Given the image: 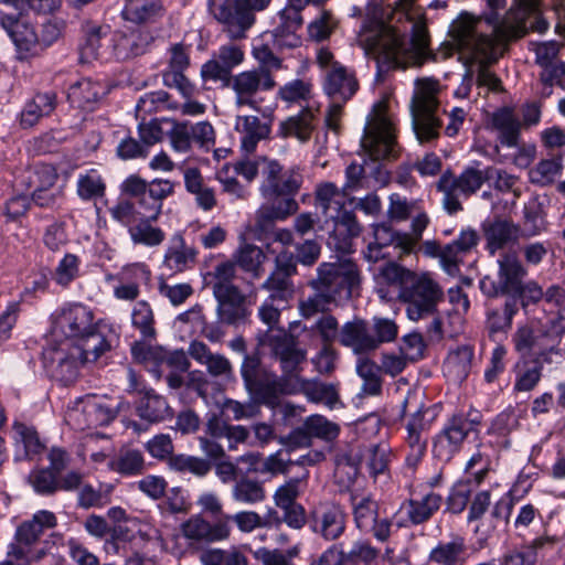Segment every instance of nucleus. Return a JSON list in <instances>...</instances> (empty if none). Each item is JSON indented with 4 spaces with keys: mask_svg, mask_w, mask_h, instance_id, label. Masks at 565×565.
Returning <instances> with one entry per match:
<instances>
[{
    "mask_svg": "<svg viewBox=\"0 0 565 565\" xmlns=\"http://www.w3.org/2000/svg\"><path fill=\"white\" fill-rule=\"evenodd\" d=\"M156 221L157 220H150V216H140V218L128 228L131 241L135 244L148 247L160 245L164 241L166 234L160 227L152 225V222Z\"/></svg>",
    "mask_w": 565,
    "mask_h": 565,
    "instance_id": "603ef678",
    "label": "nucleus"
},
{
    "mask_svg": "<svg viewBox=\"0 0 565 565\" xmlns=\"http://www.w3.org/2000/svg\"><path fill=\"white\" fill-rule=\"evenodd\" d=\"M94 324L93 311L79 303L65 305L53 315L54 331L75 340L87 334Z\"/></svg>",
    "mask_w": 565,
    "mask_h": 565,
    "instance_id": "f3484780",
    "label": "nucleus"
},
{
    "mask_svg": "<svg viewBox=\"0 0 565 565\" xmlns=\"http://www.w3.org/2000/svg\"><path fill=\"white\" fill-rule=\"evenodd\" d=\"M244 387L248 393L250 399L245 403H241L234 399H228L224 404V409L226 413L232 414L233 419H249L257 416L260 413L259 406L265 405L268 407H275L279 404L281 396H276L270 401L260 397L257 393H255L250 386L246 384V380L242 377Z\"/></svg>",
    "mask_w": 565,
    "mask_h": 565,
    "instance_id": "58836bf2",
    "label": "nucleus"
},
{
    "mask_svg": "<svg viewBox=\"0 0 565 565\" xmlns=\"http://www.w3.org/2000/svg\"><path fill=\"white\" fill-rule=\"evenodd\" d=\"M316 113L310 107H305L299 114L290 116L280 124V134L285 138L292 137L306 143L316 129Z\"/></svg>",
    "mask_w": 565,
    "mask_h": 565,
    "instance_id": "a19ab883",
    "label": "nucleus"
},
{
    "mask_svg": "<svg viewBox=\"0 0 565 565\" xmlns=\"http://www.w3.org/2000/svg\"><path fill=\"white\" fill-rule=\"evenodd\" d=\"M266 255L263 249L254 244H244L233 254L235 266L258 278L264 273L263 264Z\"/></svg>",
    "mask_w": 565,
    "mask_h": 565,
    "instance_id": "3c124183",
    "label": "nucleus"
},
{
    "mask_svg": "<svg viewBox=\"0 0 565 565\" xmlns=\"http://www.w3.org/2000/svg\"><path fill=\"white\" fill-rule=\"evenodd\" d=\"M152 42L148 32L130 31L121 34L114 44L117 60L126 61L145 54Z\"/></svg>",
    "mask_w": 565,
    "mask_h": 565,
    "instance_id": "a18cd8bd",
    "label": "nucleus"
},
{
    "mask_svg": "<svg viewBox=\"0 0 565 565\" xmlns=\"http://www.w3.org/2000/svg\"><path fill=\"white\" fill-rule=\"evenodd\" d=\"M121 193L134 198L136 205L140 209L141 216H150V220H158L163 200L174 192V184L167 179H154L147 182L137 174L129 175L120 185Z\"/></svg>",
    "mask_w": 565,
    "mask_h": 565,
    "instance_id": "1a4fd4ad",
    "label": "nucleus"
},
{
    "mask_svg": "<svg viewBox=\"0 0 565 565\" xmlns=\"http://www.w3.org/2000/svg\"><path fill=\"white\" fill-rule=\"evenodd\" d=\"M518 311L519 306L514 298H508L501 308H489L486 321L488 331L491 334L508 331Z\"/></svg>",
    "mask_w": 565,
    "mask_h": 565,
    "instance_id": "6e6d98bb",
    "label": "nucleus"
},
{
    "mask_svg": "<svg viewBox=\"0 0 565 565\" xmlns=\"http://www.w3.org/2000/svg\"><path fill=\"white\" fill-rule=\"evenodd\" d=\"M245 54L241 45L230 42L220 46L213 58L201 67V76L204 82H221L232 75L233 68L241 65Z\"/></svg>",
    "mask_w": 565,
    "mask_h": 565,
    "instance_id": "aec40b11",
    "label": "nucleus"
},
{
    "mask_svg": "<svg viewBox=\"0 0 565 565\" xmlns=\"http://www.w3.org/2000/svg\"><path fill=\"white\" fill-rule=\"evenodd\" d=\"M399 300L406 306V315L413 321L427 319L437 313L444 301V290L429 275H415L399 289Z\"/></svg>",
    "mask_w": 565,
    "mask_h": 565,
    "instance_id": "6e6552de",
    "label": "nucleus"
},
{
    "mask_svg": "<svg viewBox=\"0 0 565 565\" xmlns=\"http://www.w3.org/2000/svg\"><path fill=\"white\" fill-rule=\"evenodd\" d=\"M12 433L17 460H34L45 450V444L34 426L15 420Z\"/></svg>",
    "mask_w": 565,
    "mask_h": 565,
    "instance_id": "c85d7f7f",
    "label": "nucleus"
},
{
    "mask_svg": "<svg viewBox=\"0 0 565 565\" xmlns=\"http://www.w3.org/2000/svg\"><path fill=\"white\" fill-rule=\"evenodd\" d=\"M56 106V93H36L25 103L20 115V122L24 128L33 127L41 118L50 116L55 110Z\"/></svg>",
    "mask_w": 565,
    "mask_h": 565,
    "instance_id": "e433bc0d",
    "label": "nucleus"
},
{
    "mask_svg": "<svg viewBox=\"0 0 565 565\" xmlns=\"http://www.w3.org/2000/svg\"><path fill=\"white\" fill-rule=\"evenodd\" d=\"M562 335L563 330L555 319L533 321L518 327L512 335V343L520 358L533 356L532 359L552 364L553 356H565V351L559 347Z\"/></svg>",
    "mask_w": 565,
    "mask_h": 565,
    "instance_id": "39448f33",
    "label": "nucleus"
},
{
    "mask_svg": "<svg viewBox=\"0 0 565 565\" xmlns=\"http://www.w3.org/2000/svg\"><path fill=\"white\" fill-rule=\"evenodd\" d=\"M263 181L259 191L266 200L294 198L300 190L303 177L298 167L284 171L275 159L260 158Z\"/></svg>",
    "mask_w": 565,
    "mask_h": 565,
    "instance_id": "9b49d317",
    "label": "nucleus"
},
{
    "mask_svg": "<svg viewBox=\"0 0 565 565\" xmlns=\"http://www.w3.org/2000/svg\"><path fill=\"white\" fill-rule=\"evenodd\" d=\"M270 0H207L209 13L222 25L231 41L246 38L255 22L254 11L264 10Z\"/></svg>",
    "mask_w": 565,
    "mask_h": 565,
    "instance_id": "423d86ee",
    "label": "nucleus"
},
{
    "mask_svg": "<svg viewBox=\"0 0 565 565\" xmlns=\"http://www.w3.org/2000/svg\"><path fill=\"white\" fill-rule=\"evenodd\" d=\"M113 338H108L96 324L87 334H83L76 340V344L72 345L74 353L79 355L82 362L94 363L102 355L113 349Z\"/></svg>",
    "mask_w": 565,
    "mask_h": 565,
    "instance_id": "473e14b6",
    "label": "nucleus"
},
{
    "mask_svg": "<svg viewBox=\"0 0 565 565\" xmlns=\"http://www.w3.org/2000/svg\"><path fill=\"white\" fill-rule=\"evenodd\" d=\"M189 354L198 363L205 365L212 377L233 379L231 361L223 354L213 353L204 342L192 341L189 345Z\"/></svg>",
    "mask_w": 565,
    "mask_h": 565,
    "instance_id": "c756f323",
    "label": "nucleus"
},
{
    "mask_svg": "<svg viewBox=\"0 0 565 565\" xmlns=\"http://www.w3.org/2000/svg\"><path fill=\"white\" fill-rule=\"evenodd\" d=\"M164 14L160 0H126L121 15L135 24L153 23Z\"/></svg>",
    "mask_w": 565,
    "mask_h": 565,
    "instance_id": "79ce46f5",
    "label": "nucleus"
},
{
    "mask_svg": "<svg viewBox=\"0 0 565 565\" xmlns=\"http://www.w3.org/2000/svg\"><path fill=\"white\" fill-rule=\"evenodd\" d=\"M170 54L169 70L162 75L163 83L168 87H175L184 97H191L195 88L183 74L190 65L189 50L184 44L177 43L170 47Z\"/></svg>",
    "mask_w": 565,
    "mask_h": 565,
    "instance_id": "5701e85b",
    "label": "nucleus"
},
{
    "mask_svg": "<svg viewBox=\"0 0 565 565\" xmlns=\"http://www.w3.org/2000/svg\"><path fill=\"white\" fill-rule=\"evenodd\" d=\"M443 498L434 492L422 500H409L394 516L396 526L418 525L428 520L440 508Z\"/></svg>",
    "mask_w": 565,
    "mask_h": 565,
    "instance_id": "a878e982",
    "label": "nucleus"
},
{
    "mask_svg": "<svg viewBox=\"0 0 565 565\" xmlns=\"http://www.w3.org/2000/svg\"><path fill=\"white\" fill-rule=\"evenodd\" d=\"M41 532H17L14 541L10 544L9 556L17 559L36 561L42 558L47 550L49 543L41 541Z\"/></svg>",
    "mask_w": 565,
    "mask_h": 565,
    "instance_id": "c9c22d12",
    "label": "nucleus"
},
{
    "mask_svg": "<svg viewBox=\"0 0 565 565\" xmlns=\"http://www.w3.org/2000/svg\"><path fill=\"white\" fill-rule=\"evenodd\" d=\"M169 463L175 471L191 472L198 477L206 476L212 469V465L209 460L188 455L171 456Z\"/></svg>",
    "mask_w": 565,
    "mask_h": 565,
    "instance_id": "338daca9",
    "label": "nucleus"
},
{
    "mask_svg": "<svg viewBox=\"0 0 565 565\" xmlns=\"http://www.w3.org/2000/svg\"><path fill=\"white\" fill-rule=\"evenodd\" d=\"M29 483L41 495H52L58 491L57 476L49 468L33 469L29 477Z\"/></svg>",
    "mask_w": 565,
    "mask_h": 565,
    "instance_id": "774afa93",
    "label": "nucleus"
},
{
    "mask_svg": "<svg viewBox=\"0 0 565 565\" xmlns=\"http://www.w3.org/2000/svg\"><path fill=\"white\" fill-rule=\"evenodd\" d=\"M103 94L104 88L100 84L83 78L70 86L67 98L76 107L92 110Z\"/></svg>",
    "mask_w": 565,
    "mask_h": 565,
    "instance_id": "09e8293b",
    "label": "nucleus"
},
{
    "mask_svg": "<svg viewBox=\"0 0 565 565\" xmlns=\"http://www.w3.org/2000/svg\"><path fill=\"white\" fill-rule=\"evenodd\" d=\"M361 147L374 161L395 159L398 156L395 128L384 113L375 110L369 117Z\"/></svg>",
    "mask_w": 565,
    "mask_h": 565,
    "instance_id": "9d476101",
    "label": "nucleus"
},
{
    "mask_svg": "<svg viewBox=\"0 0 565 565\" xmlns=\"http://www.w3.org/2000/svg\"><path fill=\"white\" fill-rule=\"evenodd\" d=\"M235 128L242 135V149L246 152L255 151L257 143L270 134V125L257 116H237Z\"/></svg>",
    "mask_w": 565,
    "mask_h": 565,
    "instance_id": "c03bdc74",
    "label": "nucleus"
},
{
    "mask_svg": "<svg viewBox=\"0 0 565 565\" xmlns=\"http://www.w3.org/2000/svg\"><path fill=\"white\" fill-rule=\"evenodd\" d=\"M356 373L363 380L362 393L376 396L382 393L383 380L379 364L366 356H362L356 363Z\"/></svg>",
    "mask_w": 565,
    "mask_h": 565,
    "instance_id": "bf43d9fd",
    "label": "nucleus"
},
{
    "mask_svg": "<svg viewBox=\"0 0 565 565\" xmlns=\"http://www.w3.org/2000/svg\"><path fill=\"white\" fill-rule=\"evenodd\" d=\"M279 20V24L271 32L275 45L281 49L299 46L300 38L297 31L302 24L301 14L297 10H282Z\"/></svg>",
    "mask_w": 565,
    "mask_h": 565,
    "instance_id": "4c0bfd02",
    "label": "nucleus"
},
{
    "mask_svg": "<svg viewBox=\"0 0 565 565\" xmlns=\"http://www.w3.org/2000/svg\"><path fill=\"white\" fill-rule=\"evenodd\" d=\"M137 415L148 423H160L172 417V408L166 397L149 388L136 404Z\"/></svg>",
    "mask_w": 565,
    "mask_h": 565,
    "instance_id": "ea45409f",
    "label": "nucleus"
},
{
    "mask_svg": "<svg viewBox=\"0 0 565 565\" xmlns=\"http://www.w3.org/2000/svg\"><path fill=\"white\" fill-rule=\"evenodd\" d=\"M299 326V322L289 324V330L266 331L260 338L259 343L269 348L271 356L278 361L281 375L266 367L258 353L245 355L243 358L239 373L246 380V384L260 397L270 401L276 396H281L280 392H273L274 382L282 383L281 380H298L301 377L302 364L307 360V351L299 347L298 337L290 330Z\"/></svg>",
    "mask_w": 565,
    "mask_h": 565,
    "instance_id": "f03ea898",
    "label": "nucleus"
},
{
    "mask_svg": "<svg viewBox=\"0 0 565 565\" xmlns=\"http://www.w3.org/2000/svg\"><path fill=\"white\" fill-rule=\"evenodd\" d=\"M563 169V157L561 153L550 159H542L535 168L530 171V179L533 183L541 185L551 184Z\"/></svg>",
    "mask_w": 565,
    "mask_h": 565,
    "instance_id": "0e129e2a",
    "label": "nucleus"
},
{
    "mask_svg": "<svg viewBox=\"0 0 565 565\" xmlns=\"http://www.w3.org/2000/svg\"><path fill=\"white\" fill-rule=\"evenodd\" d=\"M132 326L138 329L145 339L156 337L154 318L150 305L145 301H138L131 312Z\"/></svg>",
    "mask_w": 565,
    "mask_h": 565,
    "instance_id": "69168bd1",
    "label": "nucleus"
},
{
    "mask_svg": "<svg viewBox=\"0 0 565 565\" xmlns=\"http://www.w3.org/2000/svg\"><path fill=\"white\" fill-rule=\"evenodd\" d=\"M270 203L263 204L255 215V231L260 234L273 232L277 221H284L295 214L298 209V202L295 198H285L280 200H270Z\"/></svg>",
    "mask_w": 565,
    "mask_h": 565,
    "instance_id": "cd10ccee",
    "label": "nucleus"
},
{
    "mask_svg": "<svg viewBox=\"0 0 565 565\" xmlns=\"http://www.w3.org/2000/svg\"><path fill=\"white\" fill-rule=\"evenodd\" d=\"M449 33L465 60V66L475 68L478 87L501 92L502 82L489 67L499 61L504 42L486 36L475 19L469 15H462L450 26Z\"/></svg>",
    "mask_w": 565,
    "mask_h": 565,
    "instance_id": "20e7f679",
    "label": "nucleus"
},
{
    "mask_svg": "<svg viewBox=\"0 0 565 565\" xmlns=\"http://www.w3.org/2000/svg\"><path fill=\"white\" fill-rule=\"evenodd\" d=\"M481 423L478 412L454 414L433 441V452L441 461H449L457 454L470 431Z\"/></svg>",
    "mask_w": 565,
    "mask_h": 565,
    "instance_id": "f8f14e48",
    "label": "nucleus"
},
{
    "mask_svg": "<svg viewBox=\"0 0 565 565\" xmlns=\"http://www.w3.org/2000/svg\"><path fill=\"white\" fill-rule=\"evenodd\" d=\"M339 343L358 355L375 351L371 327L366 320L359 317L341 326Z\"/></svg>",
    "mask_w": 565,
    "mask_h": 565,
    "instance_id": "393cba45",
    "label": "nucleus"
},
{
    "mask_svg": "<svg viewBox=\"0 0 565 565\" xmlns=\"http://www.w3.org/2000/svg\"><path fill=\"white\" fill-rule=\"evenodd\" d=\"M21 183L26 184L34 190H53L60 189L55 186L57 173L50 164L36 166L34 170L26 171L20 177Z\"/></svg>",
    "mask_w": 565,
    "mask_h": 565,
    "instance_id": "680f3d73",
    "label": "nucleus"
},
{
    "mask_svg": "<svg viewBox=\"0 0 565 565\" xmlns=\"http://www.w3.org/2000/svg\"><path fill=\"white\" fill-rule=\"evenodd\" d=\"M227 532H160L157 537L161 548L175 556L189 551H201L212 541L225 539Z\"/></svg>",
    "mask_w": 565,
    "mask_h": 565,
    "instance_id": "6ab92c4d",
    "label": "nucleus"
},
{
    "mask_svg": "<svg viewBox=\"0 0 565 565\" xmlns=\"http://www.w3.org/2000/svg\"><path fill=\"white\" fill-rule=\"evenodd\" d=\"M184 185L194 195L198 207L204 212L213 210L217 204L214 189L210 188L198 168H188L183 173Z\"/></svg>",
    "mask_w": 565,
    "mask_h": 565,
    "instance_id": "37998d69",
    "label": "nucleus"
},
{
    "mask_svg": "<svg viewBox=\"0 0 565 565\" xmlns=\"http://www.w3.org/2000/svg\"><path fill=\"white\" fill-rule=\"evenodd\" d=\"M428 409L422 405L417 407L407 418L405 424V441L409 448L406 462L409 467H416L423 459L427 448V435L430 429L433 418H427Z\"/></svg>",
    "mask_w": 565,
    "mask_h": 565,
    "instance_id": "a211bd4d",
    "label": "nucleus"
},
{
    "mask_svg": "<svg viewBox=\"0 0 565 565\" xmlns=\"http://www.w3.org/2000/svg\"><path fill=\"white\" fill-rule=\"evenodd\" d=\"M316 271V277L308 282L313 294L299 302L300 315L306 319L349 300L361 282L359 268L350 259L321 263Z\"/></svg>",
    "mask_w": 565,
    "mask_h": 565,
    "instance_id": "7ed1b4c3",
    "label": "nucleus"
},
{
    "mask_svg": "<svg viewBox=\"0 0 565 565\" xmlns=\"http://www.w3.org/2000/svg\"><path fill=\"white\" fill-rule=\"evenodd\" d=\"M437 92L436 81L429 78L416 81L411 110L413 129L420 143L434 141L439 137L441 120L435 115L438 109Z\"/></svg>",
    "mask_w": 565,
    "mask_h": 565,
    "instance_id": "0eeeda50",
    "label": "nucleus"
},
{
    "mask_svg": "<svg viewBox=\"0 0 565 565\" xmlns=\"http://www.w3.org/2000/svg\"><path fill=\"white\" fill-rule=\"evenodd\" d=\"M13 41L19 60H26L42 53L39 34L25 20L4 29Z\"/></svg>",
    "mask_w": 565,
    "mask_h": 565,
    "instance_id": "f704fd0d",
    "label": "nucleus"
},
{
    "mask_svg": "<svg viewBox=\"0 0 565 565\" xmlns=\"http://www.w3.org/2000/svg\"><path fill=\"white\" fill-rule=\"evenodd\" d=\"M416 1L396 0L392 11V20L411 23V40L396 26L384 24L362 40L365 53L376 62L379 74L420 67L426 61L435 60V54L429 49L425 10L416 6Z\"/></svg>",
    "mask_w": 565,
    "mask_h": 565,
    "instance_id": "f257e3e1",
    "label": "nucleus"
},
{
    "mask_svg": "<svg viewBox=\"0 0 565 565\" xmlns=\"http://www.w3.org/2000/svg\"><path fill=\"white\" fill-rule=\"evenodd\" d=\"M282 383L274 382L273 392H280L281 396L302 393L308 401L312 403L324 404L333 409L337 405L343 406L340 399L338 385L333 383H322L315 380L300 377L298 380H281Z\"/></svg>",
    "mask_w": 565,
    "mask_h": 565,
    "instance_id": "dca6fc26",
    "label": "nucleus"
},
{
    "mask_svg": "<svg viewBox=\"0 0 565 565\" xmlns=\"http://www.w3.org/2000/svg\"><path fill=\"white\" fill-rule=\"evenodd\" d=\"M44 364L51 376L68 385L78 377L79 366L85 364L72 347L47 349L43 353Z\"/></svg>",
    "mask_w": 565,
    "mask_h": 565,
    "instance_id": "412c9836",
    "label": "nucleus"
},
{
    "mask_svg": "<svg viewBox=\"0 0 565 565\" xmlns=\"http://www.w3.org/2000/svg\"><path fill=\"white\" fill-rule=\"evenodd\" d=\"M223 87L231 88L235 95V105L237 107L259 108L256 96L260 92H267L275 87L276 82L271 73L263 68L244 71L235 75H230L221 81Z\"/></svg>",
    "mask_w": 565,
    "mask_h": 565,
    "instance_id": "4468645a",
    "label": "nucleus"
},
{
    "mask_svg": "<svg viewBox=\"0 0 565 565\" xmlns=\"http://www.w3.org/2000/svg\"><path fill=\"white\" fill-rule=\"evenodd\" d=\"M472 359L473 350L471 347H458L448 354L444 363V372L455 381L461 382L468 376L471 370Z\"/></svg>",
    "mask_w": 565,
    "mask_h": 565,
    "instance_id": "864d4df0",
    "label": "nucleus"
},
{
    "mask_svg": "<svg viewBox=\"0 0 565 565\" xmlns=\"http://www.w3.org/2000/svg\"><path fill=\"white\" fill-rule=\"evenodd\" d=\"M487 7L490 10L489 13H484L483 17H473L469 13H462L460 17L452 22L451 26L458 22L462 15H469L475 19L476 23H478L479 29L483 32L486 36H489L497 42H505L510 38L516 36L520 31H525L527 28H534L531 22L527 25V21L523 18L515 25L510 24L508 19H502L500 15V11L505 8V0H486Z\"/></svg>",
    "mask_w": 565,
    "mask_h": 565,
    "instance_id": "2eb2a0df",
    "label": "nucleus"
},
{
    "mask_svg": "<svg viewBox=\"0 0 565 565\" xmlns=\"http://www.w3.org/2000/svg\"><path fill=\"white\" fill-rule=\"evenodd\" d=\"M303 429L306 433L296 430L289 436L288 439L290 445H308L309 436L331 441L335 439L340 433V427L337 423H333L319 414L309 416L303 423Z\"/></svg>",
    "mask_w": 565,
    "mask_h": 565,
    "instance_id": "7c9ffc66",
    "label": "nucleus"
},
{
    "mask_svg": "<svg viewBox=\"0 0 565 565\" xmlns=\"http://www.w3.org/2000/svg\"><path fill=\"white\" fill-rule=\"evenodd\" d=\"M88 424L95 427L106 426L117 416V408L105 399L88 401L84 406Z\"/></svg>",
    "mask_w": 565,
    "mask_h": 565,
    "instance_id": "e2e57ef3",
    "label": "nucleus"
},
{
    "mask_svg": "<svg viewBox=\"0 0 565 565\" xmlns=\"http://www.w3.org/2000/svg\"><path fill=\"white\" fill-rule=\"evenodd\" d=\"M111 471L124 476H137L143 472L145 459L140 450L121 447L107 463Z\"/></svg>",
    "mask_w": 565,
    "mask_h": 565,
    "instance_id": "8fccbe9b",
    "label": "nucleus"
},
{
    "mask_svg": "<svg viewBox=\"0 0 565 565\" xmlns=\"http://www.w3.org/2000/svg\"><path fill=\"white\" fill-rule=\"evenodd\" d=\"M232 494L234 500L246 504H256L263 502L266 498L263 482L247 476L236 480Z\"/></svg>",
    "mask_w": 565,
    "mask_h": 565,
    "instance_id": "052dcab7",
    "label": "nucleus"
},
{
    "mask_svg": "<svg viewBox=\"0 0 565 565\" xmlns=\"http://www.w3.org/2000/svg\"><path fill=\"white\" fill-rule=\"evenodd\" d=\"M235 277V263L233 260H226L215 265L213 270L207 273L205 279L214 295L237 289L238 287L234 285Z\"/></svg>",
    "mask_w": 565,
    "mask_h": 565,
    "instance_id": "4d7b16f0",
    "label": "nucleus"
},
{
    "mask_svg": "<svg viewBox=\"0 0 565 565\" xmlns=\"http://www.w3.org/2000/svg\"><path fill=\"white\" fill-rule=\"evenodd\" d=\"M373 237V242L388 250L391 247L401 248L405 252H411L414 248V241L409 238L408 234L395 231L387 223L374 224Z\"/></svg>",
    "mask_w": 565,
    "mask_h": 565,
    "instance_id": "5fc2aeb1",
    "label": "nucleus"
},
{
    "mask_svg": "<svg viewBox=\"0 0 565 565\" xmlns=\"http://www.w3.org/2000/svg\"><path fill=\"white\" fill-rule=\"evenodd\" d=\"M498 281L486 276L480 280V289L488 297L503 295L510 298L521 288L527 270L518 254L512 250L503 253L498 259Z\"/></svg>",
    "mask_w": 565,
    "mask_h": 565,
    "instance_id": "ddd939ff",
    "label": "nucleus"
},
{
    "mask_svg": "<svg viewBox=\"0 0 565 565\" xmlns=\"http://www.w3.org/2000/svg\"><path fill=\"white\" fill-rule=\"evenodd\" d=\"M217 301V317L226 324H238L246 320L248 310L245 306L246 297L239 288L213 295Z\"/></svg>",
    "mask_w": 565,
    "mask_h": 565,
    "instance_id": "72a5a7b5",
    "label": "nucleus"
},
{
    "mask_svg": "<svg viewBox=\"0 0 565 565\" xmlns=\"http://www.w3.org/2000/svg\"><path fill=\"white\" fill-rule=\"evenodd\" d=\"M544 364H546L545 361L520 358L514 366V391L530 392L534 390L542 379Z\"/></svg>",
    "mask_w": 565,
    "mask_h": 565,
    "instance_id": "de8ad7c7",
    "label": "nucleus"
},
{
    "mask_svg": "<svg viewBox=\"0 0 565 565\" xmlns=\"http://www.w3.org/2000/svg\"><path fill=\"white\" fill-rule=\"evenodd\" d=\"M154 364L157 367L152 372L158 380L162 377L163 371L160 369L161 366L166 365L170 369V372L166 375V381L171 390H179L184 385L183 373H186L191 366L184 351L175 350L169 352L161 348L156 354Z\"/></svg>",
    "mask_w": 565,
    "mask_h": 565,
    "instance_id": "bb28decb",
    "label": "nucleus"
},
{
    "mask_svg": "<svg viewBox=\"0 0 565 565\" xmlns=\"http://www.w3.org/2000/svg\"><path fill=\"white\" fill-rule=\"evenodd\" d=\"M522 121L509 107L495 110L491 116V129L497 134V140L505 147L519 146L521 140Z\"/></svg>",
    "mask_w": 565,
    "mask_h": 565,
    "instance_id": "2f4dec72",
    "label": "nucleus"
},
{
    "mask_svg": "<svg viewBox=\"0 0 565 565\" xmlns=\"http://www.w3.org/2000/svg\"><path fill=\"white\" fill-rule=\"evenodd\" d=\"M83 42L79 45V61L90 63L103 56V49L107 41V33L103 28L93 23L83 26Z\"/></svg>",
    "mask_w": 565,
    "mask_h": 565,
    "instance_id": "49530a36",
    "label": "nucleus"
},
{
    "mask_svg": "<svg viewBox=\"0 0 565 565\" xmlns=\"http://www.w3.org/2000/svg\"><path fill=\"white\" fill-rule=\"evenodd\" d=\"M358 89L355 73L342 64H333L323 75V92L331 102L347 103Z\"/></svg>",
    "mask_w": 565,
    "mask_h": 565,
    "instance_id": "4be33fe9",
    "label": "nucleus"
},
{
    "mask_svg": "<svg viewBox=\"0 0 565 565\" xmlns=\"http://www.w3.org/2000/svg\"><path fill=\"white\" fill-rule=\"evenodd\" d=\"M482 232L486 239V248L490 255L514 244L521 237V228L511 220L495 216L482 223Z\"/></svg>",
    "mask_w": 565,
    "mask_h": 565,
    "instance_id": "b1692460",
    "label": "nucleus"
},
{
    "mask_svg": "<svg viewBox=\"0 0 565 565\" xmlns=\"http://www.w3.org/2000/svg\"><path fill=\"white\" fill-rule=\"evenodd\" d=\"M436 189L443 194V207L450 215L462 211L460 202V190L455 182V174L450 170H446L436 183Z\"/></svg>",
    "mask_w": 565,
    "mask_h": 565,
    "instance_id": "13d9d810",
    "label": "nucleus"
}]
</instances>
